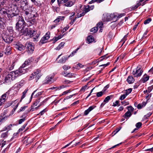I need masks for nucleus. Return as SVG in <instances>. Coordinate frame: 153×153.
I'll list each match as a JSON object with an SVG mask.
<instances>
[{
	"label": "nucleus",
	"instance_id": "1",
	"mask_svg": "<svg viewBox=\"0 0 153 153\" xmlns=\"http://www.w3.org/2000/svg\"><path fill=\"white\" fill-rule=\"evenodd\" d=\"M21 8L22 10V12L21 14L22 15L24 14L25 15V19H27V17L28 19H30L32 17L31 16V14L30 13V9H26L27 6L26 5L27 2V0H21Z\"/></svg>",
	"mask_w": 153,
	"mask_h": 153
},
{
	"label": "nucleus",
	"instance_id": "2",
	"mask_svg": "<svg viewBox=\"0 0 153 153\" xmlns=\"http://www.w3.org/2000/svg\"><path fill=\"white\" fill-rule=\"evenodd\" d=\"M21 33H22V35L27 36H29L30 37H32L36 33V32L34 30H28L27 28L24 29H22L21 30Z\"/></svg>",
	"mask_w": 153,
	"mask_h": 153
},
{
	"label": "nucleus",
	"instance_id": "3",
	"mask_svg": "<svg viewBox=\"0 0 153 153\" xmlns=\"http://www.w3.org/2000/svg\"><path fill=\"white\" fill-rule=\"evenodd\" d=\"M143 72L141 68L137 67L135 69L133 70L132 74L134 77H138L142 75Z\"/></svg>",
	"mask_w": 153,
	"mask_h": 153
},
{
	"label": "nucleus",
	"instance_id": "4",
	"mask_svg": "<svg viewBox=\"0 0 153 153\" xmlns=\"http://www.w3.org/2000/svg\"><path fill=\"white\" fill-rule=\"evenodd\" d=\"M26 47L27 51L29 53H32L34 50V47L33 43L30 42H27L26 43Z\"/></svg>",
	"mask_w": 153,
	"mask_h": 153
},
{
	"label": "nucleus",
	"instance_id": "5",
	"mask_svg": "<svg viewBox=\"0 0 153 153\" xmlns=\"http://www.w3.org/2000/svg\"><path fill=\"white\" fill-rule=\"evenodd\" d=\"M115 17L114 15L113 14L105 13L103 15L102 20L103 21H110Z\"/></svg>",
	"mask_w": 153,
	"mask_h": 153
},
{
	"label": "nucleus",
	"instance_id": "6",
	"mask_svg": "<svg viewBox=\"0 0 153 153\" xmlns=\"http://www.w3.org/2000/svg\"><path fill=\"white\" fill-rule=\"evenodd\" d=\"M2 39L5 42L9 43L12 41L13 40V37L9 35L4 34L2 36Z\"/></svg>",
	"mask_w": 153,
	"mask_h": 153
},
{
	"label": "nucleus",
	"instance_id": "7",
	"mask_svg": "<svg viewBox=\"0 0 153 153\" xmlns=\"http://www.w3.org/2000/svg\"><path fill=\"white\" fill-rule=\"evenodd\" d=\"M12 104L13 105V109L12 111L11 112L10 115H13L16 110L18 107L19 104V101L18 100H16L12 102Z\"/></svg>",
	"mask_w": 153,
	"mask_h": 153
},
{
	"label": "nucleus",
	"instance_id": "8",
	"mask_svg": "<svg viewBox=\"0 0 153 153\" xmlns=\"http://www.w3.org/2000/svg\"><path fill=\"white\" fill-rule=\"evenodd\" d=\"M40 101L39 99L36 100L33 103V105L31 106V107L28 109L27 112H28L30 111H33L35 110V109H37L39 107H37L35 108L34 107L35 106H36L40 102Z\"/></svg>",
	"mask_w": 153,
	"mask_h": 153
},
{
	"label": "nucleus",
	"instance_id": "9",
	"mask_svg": "<svg viewBox=\"0 0 153 153\" xmlns=\"http://www.w3.org/2000/svg\"><path fill=\"white\" fill-rule=\"evenodd\" d=\"M50 33L48 32L43 37H42L40 41V44H43L47 42L48 40L50 38Z\"/></svg>",
	"mask_w": 153,
	"mask_h": 153
},
{
	"label": "nucleus",
	"instance_id": "10",
	"mask_svg": "<svg viewBox=\"0 0 153 153\" xmlns=\"http://www.w3.org/2000/svg\"><path fill=\"white\" fill-rule=\"evenodd\" d=\"M33 74L35 78H36V79L37 80H38L42 76L41 71L39 69H37L35 71Z\"/></svg>",
	"mask_w": 153,
	"mask_h": 153
},
{
	"label": "nucleus",
	"instance_id": "11",
	"mask_svg": "<svg viewBox=\"0 0 153 153\" xmlns=\"http://www.w3.org/2000/svg\"><path fill=\"white\" fill-rule=\"evenodd\" d=\"M13 79H14L10 73L7 75L5 78V82L8 83H9L11 80Z\"/></svg>",
	"mask_w": 153,
	"mask_h": 153
},
{
	"label": "nucleus",
	"instance_id": "12",
	"mask_svg": "<svg viewBox=\"0 0 153 153\" xmlns=\"http://www.w3.org/2000/svg\"><path fill=\"white\" fill-rule=\"evenodd\" d=\"M14 79L16 78L19 76V70H16L15 71H12L10 72Z\"/></svg>",
	"mask_w": 153,
	"mask_h": 153
},
{
	"label": "nucleus",
	"instance_id": "13",
	"mask_svg": "<svg viewBox=\"0 0 153 153\" xmlns=\"http://www.w3.org/2000/svg\"><path fill=\"white\" fill-rule=\"evenodd\" d=\"M14 90L13 94H16L18 93L19 90V84L17 83L15 84L13 87Z\"/></svg>",
	"mask_w": 153,
	"mask_h": 153
},
{
	"label": "nucleus",
	"instance_id": "14",
	"mask_svg": "<svg viewBox=\"0 0 153 153\" xmlns=\"http://www.w3.org/2000/svg\"><path fill=\"white\" fill-rule=\"evenodd\" d=\"M53 77L52 76H48L46 77L45 83L46 84H51L53 82Z\"/></svg>",
	"mask_w": 153,
	"mask_h": 153
},
{
	"label": "nucleus",
	"instance_id": "15",
	"mask_svg": "<svg viewBox=\"0 0 153 153\" xmlns=\"http://www.w3.org/2000/svg\"><path fill=\"white\" fill-rule=\"evenodd\" d=\"M7 92L6 93L4 94L1 96V98L0 99V106L1 105L2 103H3L5 101L7 97Z\"/></svg>",
	"mask_w": 153,
	"mask_h": 153
},
{
	"label": "nucleus",
	"instance_id": "16",
	"mask_svg": "<svg viewBox=\"0 0 153 153\" xmlns=\"http://www.w3.org/2000/svg\"><path fill=\"white\" fill-rule=\"evenodd\" d=\"M96 106L95 105L90 106L88 109L85 111L84 112V115H87L90 111L93 109Z\"/></svg>",
	"mask_w": 153,
	"mask_h": 153
},
{
	"label": "nucleus",
	"instance_id": "17",
	"mask_svg": "<svg viewBox=\"0 0 153 153\" xmlns=\"http://www.w3.org/2000/svg\"><path fill=\"white\" fill-rule=\"evenodd\" d=\"M0 13L1 14L7 15L8 17H11V15L9 14L6 9L3 8L0 10Z\"/></svg>",
	"mask_w": 153,
	"mask_h": 153
},
{
	"label": "nucleus",
	"instance_id": "18",
	"mask_svg": "<svg viewBox=\"0 0 153 153\" xmlns=\"http://www.w3.org/2000/svg\"><path fill=\"white\" fill-rule=\"evenodd\" d=\"M64 16H59L56 19L54 20V22L55 23H58L64 20Z\"/></svg>",
	"mask_w": 153,
	"mask_h": 153
},
{
	"label": "nucleus",
	"instance_id": "19",
	"mask_svg": "<svg viewBox=\"0 0 153 153\" xmlns=\"http://www.w3.org/2000/svg\"><path fill=\"white\" fill-rule=\"evenodd\" d=\"M68 57L67 56H63L60 59L58 62L60 63H64L68 60Z\"/></svg>",
	"mask_w": 153,
	"mask_h": 153
},
{
	"label": "nucleus",
	"instance_id": "20",
	"mask_svg": "<svg viewBox=\"0 0 153 153\" xmlns=\"http://www.w3.org/2000/svg\"><path fill=\"white\" fill-rule=\"evenodd\" d=\"M134 79L132 76H129L128 77L127 81L129 84L133 83L134 81Z\"/></svg>",
	"mask_w": 153,
	"mask_h": 153
},
{
	"label": "nucleus",
	"instance_id": "21",
	"mask_svg": "<svg viewBox=\"0 0 153 153\" xmlns=\"http://www.w3.org/2000/svg\"><path fill=\"white\" fill-rule=\"evenodd\" d=\"M4 21V18L0 17V27L2 29H4L5 27Z\"/></svg>",
	"mask_w": 153,
	"mask_h": 153
},
{
	"label": "nucleus",
	"instance_id": "22",
	"mask_svg": "<svg viewBox=\"0 0 153 153\" xmlns=\"http://www.w3.org/2000/svg\"><path fill=\"white\" fill-rule=\"evenodd\" d=\"M20 24H22V25L21 26V27H20V28L21 27L22 28V29H24V27L25 26V22L22 17L21 18V20L20 19Z\"/></svg>",
	"mask_w": 153,
	"mask_h": 153
},
{
	"label": "nucleus",
	"instance_id": "23",
	"mask_svg": "<svg viewBox=\"0 0 153 153\" xmlns=\"http://www.w3.org/2000/svg\"><path fill=\"white\" fill-rule=\"evenodd\" d=\"M11 48L10 46H7L5 49V52L4 53L7 55H9L11 53Z\"/></svg>",
	"mask_w": 153,
	"mask_h": 153
},
{
	"label": "nucleus",
	"instance_id": "24",
	"mask_svg": "<svg viewBox=\"0 0 153 153\" xmlns=\"http://www.w3.org/2000/svg\"><path fill=\"white\" fill-rule=\"evenodd\" d=\"M12 125L11 124H10L9 125L3 128L2 130L0 131V132H2L6 130H10L11 129V128L12 127Z\"/></svg>",
	"mask_w": 153,
	"mask_h": 153
},
{
	"label": "nucleus",
	"instance_id": "25",
	"mask_svg": "<svg viewBox=\"0 0 153 153\" xmlns=\"http://www.w3.org/2000/svg\"><path fill=\"white\" fill-rule=\"evenodd\" d=\"M131 115L132 114L130 112L128 111L124 114L123 115V117L126 119H128L131 116Z\"/></svg>",
	"mask_w": 153,
	"mask_h": 153
},
{
	"label": "nucleus",
	"instance_id": "26",
	"mask_svg": "<svg viewBox=\"0 0 153 153\" xmlns=\"http://www.w3.org/2000/svg\"><path fill=\"white\" fill-rule=\"evenodd\" d=\"M149 79V76L146 74H145L142 78V80L143 82H145L148 81Z\"/></svg>",
	"mask_w": 153,
	"mask_h": 153
},
{
	"label": "nucleus",
	"instance_id": "27",
	"mask_svg": "<svg viewBox=\"0 0 153 153\" xmlns=\"http://www.w3.org/2000/svg\"><path fill=\"white\" fill-rule=\"evenodd\" d=\"M145 4V2H144L142 4H141L139 3L138 2L137 3V4L134 5V6H132L131 7V9L133 10L137 8L140 5H142V6L143 5Z\"/></svg>",
	"mask_w": 153,
	"mask_h": 153
},
{
	"label": "nucleus",
	"instance_id": "28",
	"mask_svg": "<svg viewBox=\"0 0 153 153\" xmlns=\"http://www.w3.org/2000/svg\"><path fill=\"white\" fill-rule=\"evenodd\" d=\"M40 33H38L36 34H34L33 36V41L37 42L38 41V38L39 36Z\"/></svg>",
	"mask_w": 153,
	"mask_h": 153
},
{
	"label": "nucleus",
	"instance_id": "29",
	"mask_svg": "<svg viewBox=\"0 0 153 153\" xmlns=\"http://www.w3.org/2000/svg\"><path fill=\"white\" fill-rule=\"evenodd\" d=\"M87 41L88 43H90L94 41V38L91 36H88Z\"/></svg>",
	"mask_w": 153,
	"mask_h": 153
},
{
	"label": "nucleus",
	"instance_id": "30",
	"mask_svg": "<svg viewBox=\"0 0 153 153\" xmlns=\"http://www.w3.org/2000/svg\"><path fill=\"white\" fill-rule=\"evenodd\" d=\"M103 25V24L101 22H99L97 25V27L98 29L99 28L100 29V32H102V29L101 28L102 27Z\"/></svg>",
	"mask_w": 153,
	"mask_h": 153
},
{
	"label": "nucleus",
	"instance_id": "31",
	"mask_svg": "<svg viewBox=\"0 0 153 153\" xmlns=\"http://www.w3.org/2000/svg\"><path fill=\"white\" fill-rule=\"evenodd\" d=\"M65 43L64 42H61L60 44L56 48H55V49L56 50H59L60 49L62 48L64 44Z\"/></svg>",
	"mask_w": 153,
	"mask_h": 153
},
{
	"label": "nucleus",
	"instance_id": "32",
	"mask_svg": "<svg viewBox=\"0 0 153 153\" xmlns=\"http://www.w3.org/2000/svg\"><path fill=\"white\" fill-rule=\"evenodd\" d=\"M8 131L2 133L1 136V138H5L7 137L8 136Z\"/></svg>",
	"mask_w": 153,
	"mask_h": 153
},
{
	"label": "nucleus",
	"instance_id": "33",
	"mask_svg": "<svg viewBox=\"0 0 153 153\" xmlns=\"http://www.w3.org/2000/svg\"><path fill=\"white\" fill-rule=\"evenodd\" d=\"M24 68H22V66L20 67V75L25 73L26 72L25 69H24Z\"/></svg>",
	"mask_w": 153,
	"mask_h": 153
},
{
	"label": "nucleus",
	"instance_id": "34",
	"mask_svg": "<svg viewBox=\"0 0 153 153\" xmlns=\"http://www.w3.org/2000/svg\"><path fill=\"white\" fill-rule=\"evenodd\" d=\"M27 91H28V89H26L22 93V95L21 97V100H20V102H21V101L25 97V94H26V93H27Z\"/></svg>",
	"mask_w": 153,
	"mask_h": 153
},
{
	"label": "nucleus",
	"instance_id": "35",
	"mask_svg": "<svg viewBox=\"0 0 153 153\" xmlns=\"http://www.w3.org/2000/svg\"><path fill=\"white\" fill-rule=\"evenodd\" d=\"M79 49V48H77L76 49L75 51H73L71 54L68 57V58L70 57V56H73L78 51V50Z\"/></svg>",
	"mask_w": 153,
	"mask_h": 153
},
{
	"label": "nucleus",
	"instance_id": "36",
	"mask_svg": "<svg viewBox=\"0 0 153 153\" xmlns=\"http://www.w3.org/2000/svg\"><path fill=\"white\" fill-rule=\"evenodd\" d=\"M128 33L126 35H125V36L123 37V39H122L121 41V42H122V46L123 45L124 43H125V41L127 40V38L128 37Z\"/></svg>",
	"mask_w": 153,
	"mask_h": 153
},
{
	"label": "nucleus",
	"instance_id": "37",
	"mask_svg": "<svg viewBox=\"0 0 153 153\" xmlns=\"http://www.w3.org/2000/svg\"><path fill=\"white\" fill-rule=\"evenodd\" d=\"M30 62V60L29 59L27 60V61H26L23 64L22 66V68H25L26 66L27 65L29 64V63Z\"/></svg>",
	"mask_w": 153,
	"mask_h": 153
},
{
	"label": "nucleus",
	"instance_id": "38",
	"mask_svg": "<svg viewBox=\"0 0 153 153\" xmlns=\"http://www.w3.org/2000/svg\"><path fill=\"white\" fill-rule=\"evenodd\" d=\"M74 4V2L73 1H70L66 3L65 4V5L67 7H71Z\"/></svg>",
	"mask_w": 153,
	"mask_h": 153
},
{
	"label": "nucleus",
	"instance_id": "39",
	"mask_svg": "<svg viewBox=\"0 0 153 153\" xmlns=\"http://www.w3.org/2000/svg\"><path fill=\"white\" fill-rule=\"evenodd\" d=\"M62 37L61 36H59L57 37H55L53 38V42L55 43L59 39H61Z\"/></svg>",
	"mask_w": 153,
	"mask_h": 153
},
{
	"label": "nucleus",
	"instance_id": "40",
	"mask_svg": "<svg viewBox=\"0 0 153 153\" xmlns=\"http://www.w3.org/2000/svg\"><path fill=\"white\" fill-rule=\"evenodd\" d=\"M143 104H139L137 106V108L139 109H141L142 107L145 106L146 103L145 102H143Z\"/></svg>",
	"mask_w": 153,
	"mask_h": 153
},
{
	"label": "nucleus",
	"instance_id": "41",
	"mask_svg": "<svg viewBox=\"0 0 153 153\" xmlns=\"http://www.w3.org/2000/svg\"><path fill=\"white\" fill-rule=\"evenodd\" d=\"M25 47L22 44L20 45V51H22V52L24 51V53L25 52Z\"/></svg>",
	"mask_w": 153,
	"mask_h": 153
},
{
	"label": "nucleus",
	"instance_id": "42",
	"mask_svg": "<svg viewBox=\"0 0 153 153\" xmlns=\"http://www.w3.org/2000/svg\"><path fill=\"white\" fill-rule=\"evenodd\" d=\"M31 1L32 2L34 3L35 5L38 6H41V4L39 3L37 1H36V0H31Z\"/></svg>",
	"mask_w": 153,
	"mask_h": 153
},
{
	"label": "nucleus",
	"instance_id": "43",
	"mask_svg": "<svg viewBox=\"0 0 153 153\" xmlns=\"http://www.w3.org/2000/svg\"><path fill=\"white\" fill-rule=\"evenodd\" d=\"M111 96H108L106 97L103 101V102H105V103L108 102L109 100L110 99Z\"/></svg>",
	"mask_w": 153,
	"mask_h": 153
},
{
	"label": "nucleus",
	"instance_id": "44",
	"mask_svg": "<svg viewBox=\"0 0 153 153\" xmlns=\"http://www.w3.org/2000/svg\"><path fill=\"white\" fill-rule=\"evenodd\" d=\"M62 68L64 70H68L71 68V67L67 65H65L62 67Z\"/></svg>",
	"mask_w": 153,
	"mask_h": 153
},
{
	"label": "nucleus",
	"instance_id": "45",
	"mask_svg": "<svg viewBox=\"0 0 153 153\" xmlns=\"http://www.w3.org/2000/svg\"><path fill=\"white\" fill-rule=\"evenodd\" d=\"M90 10V9H89V6L88 5L85 7L84 11L86 13H87L89 12Z\"/></svg>",
	"mask_w": 153,
	"mask_h": 153
},
{
	"label": "nucleus",
	"instance_id": "46",
	"mask_svg": "<svg viewBox=\"0 0 153 153\" xmlns=\"http://www.w3.org/2000/svg\"><path fill=\"white\" fill-rule=\"evenodd\" d=\"M127 96V94H125L121 95L119 98L120 100H123L125 99L126 97Z\"/></svg>",
	"mask_w": 153,
	"mask_h": 153
},
{
	"label": "nucleus",
	"instance_id": "47",
	"mask_svg": "<svg viewBox=\"0 0 153 153\" xmlns=\"http://www.w3.org/2000/svg\"><path fill=\"white\" fill-rule=\"evenodd\" d=\"M104 93V92L102 91L97 92V96L98 97H101L103 95Z\"/></svg>",
	"mask_w": 153,
	"mask_h": 153
},
{
	"label": "nucleus",
	"instance_id": "48",
	"mask_svg": "<svg viewBox=\"0 0 153 153\" xmlns=\"http://www.w3.org/2000/svg\"><path fill=\"white\" fill-rule=\"evenodd\" d=\"M98 30V29L97 27H95L91 28L90 30V31L91 32H93V33H95Z\"/></svg>",
	"mask_w": 153,
	"mask_h": 153
},
{
	"label": "nucleus",
	"instance_id": "49",
	"mask_svg": "<svg viewBox=\"0 0 153 153\" xmlns=\"http://www.w3.org/2000/svg\"><path fill=\"white\" fill-rule=\"evenodd\" d=\"M152 114V113L149 112L144 116V119H147Z\"/></svg>",
	"mask_w": 153,
	"mask_h": 153
},
{
	"label": "nucleus",
	"instance_id": "50",
	"mask_svg": "<svg viewBox=\"0 0 153 153\" xmlns=\"http://www.w3.org/2000/svg\"><path fill=\"white\" fill-rule=\"evenodd\" d=\"M121 103L122 105L124 106L126 105L129 104V103L128 101H126V100H124L121 102Z\"/></svg>",
	"mask_w": 153,
	"mask_h": 153
},
{
	"label": "nucleus",
	"instance_id": "51",
	"mask_svg": "<svg viewBox=\"0 0 153 153\" xmlns=\"http://www.w3.org/2000/svg\"><path fill=\"white\" fill-rule=\"evenodd\" d=\"M28 107L27 105H24L22 107L20 108V111H24L25 109L26 108H27Z\"/></svg>",
	"mask_w": 153,
	"mask_h": 153
},
{
	"label": "nucleus",
	"instance_id": "52",
	"mask_svg": "<svg viewBox=\"0 0 153 153\" xmlns=\"http://www.w3.org/2000/svg\"><path fill=\"white\" fill-rule=\"evenodd\" d=\"M74 74L73 73H68L65 75H64L65 76L68 77L70 78L74 76Z\"/></svg>",
	"mask_w": 153,
	"mask_h": 153
},
{
	"label": "nucleus",
	"instance_id": "53",
	"mask_svg": "<svg viewBox=\"0 0 153 153\" xmlns=\"http://www.w3.org/2000/svg\"><path fill=\"white\" fill-rule=\"evenodd\" d=\"M151 19L150 18H149L144 21V23L145 25L148 24L151 21Z\"/></svg>",
	"mask_w": 153,
	"mask_h": 153
},
{
	"label": "nucleus",
	"instance_id": "54",
	"mask_svg": "<svg viewBox=\"0 0 153 153\" xmlns=\"http://www.w3.org/2000/svg\"><path fill=\"white\" fill-rule=\"evenodd\" d=\"M121 129V127H119L118 128H117L116 129L113 131L112 133L114 135H115Z\"/></svg>",
	"mask_w": 153,
	"mask_h": 153
},
{
	"label": "nucleus",
	"instance_id": "55",
	"mask_svg": "<svg viewBox=\"0 0 153 153\" xmlns=\"http://www.w3.org/2000/svg\"><path fill=\"white\" fill-rule=\"evenodd\" d=\"M76 66L77 68L79 69L80 68H83V65L81 64V63H78L76 65Z\"/></svg>",
	"mask_w": 153,
	"mask_h": 153
},
{
	"label": "nucleus",
	"instance_id": "56",
	"mask_svg": "<svg viewBox=\"0 0 153 153\" xmlns=\"http://www.w3.org/2000/svg\"><path fill=\"white\" fill-rule=\"evenodd\" d=\"M75 13H71V16L69 17V19L70 20H73L74 18V16H75Z\"/></svg>",
	"mask_w": 153,
	"mask_h": 153
},
{
	"label": "nucleus",
	"instance_id": "57",
	"mask_svg": "<svg viewBox=\"0 0 153 153\" xmlns=\"http://www.w3.org/2000/svg\"><path fill=\"white\" fill-rule=\"evenodd\" d=\"M127 109L129 111H131L132 112L134 110V108L131 106L127 107Z\"/></svg>",
	"mask_w": 153,
	"mask_h": 153
},
{
	"label": "nucleus",
	"instance_id": "58",
	"mask_svg": "<svg viewBox=\"0 0 153 153\" xmlns=\"http://www.w3.org/2000/svg\"><path fill=\"white\" fill-rule=\"evenodd\" d=\"M131 91H132V89L131 88H130L128 89H127L126 90V93H125V94H127V96L130 93H131Z\"/></svg>",
	"mask_w": 153,
	"mask_h": 153
},
{
	"label": "nucleus",
	"instance_id": "59",
	"mask_svg": "<svg viewBox=\"0 0 153 153\" xmlns=\"http://www.w3.org/2000/svg\"><path fill=\"white\" fill-rule=\"evenodd\" d=\"M67 87L66 85H62V86H58L57 87V89L56 90H60L61 89L66 88Z\"/></svg>",
	"mask_w": 153,
	"mask_h": 153
},
{
	"label": "nucleus",
	"instance_id": "60",
	"mask_svg": "<svg viewBox=\"0 0 153 153\" xmlns=\"http://www.w3.org/2000/svg\"><path fill=\"white\" fill-rule=\"evenodd\" d=\"M26 115H25L24 116L23 118L20 119V124L22 123L23 122H24L25 120V118L26 117Z\"/></svg>",
	"mask_w": 153,
	"mask_h": 153
},
{
	"label": "nucleus",
	"instance_id": "61",
	"mask_svg": "<svg viewBox=\"0 0 153 153\" xmlns=\"http://www.w3.org/2000/svg\"><path fill=\"white\" fill-rule=\"evenodd\" d=\"M153 89V85H152L150 87L148 88L147 91H148V92L149 93Z\"/></svg>",
	"mask_w": 153,
	"mask_h": 153
},
{
	"label": "nucleus",
	"instance_id": "62",
	"mask_svg": "<svg viewBox=\"0 0 153 153\" xmlns=\"http://www.w3.org/2000/svg\"><path fill=\"white\" fill-rule=\"evenodd\" d=\"M78 16H76V15H75V16L74 17V19L72 20H71V22L70 24H72V25L73 24V23H74V22L75 21H76V19L77 18H78Z\"/></svg>",
	"mask_w": 153,
	"mask_h": 153
},
{
	"label": "nucleus",
	"instance_id": "63",
	"mask_svg": "<svg viewBox=\"0 0 153 153\" xmlns=\"http://www.w3.org/2000/svg\"><path fill=\"white\" fill-rule=\"evenodd\" d=\"M142 126V123L140 122H138L136 124V126L137 128H139Z\"/></svg>",
	"mask_w": 153,
	"mask_h": 153
},
{
	"label": "nucleus",
	"instance_id": "64",
	"mask_svg": "<svg viewBox=\"0 0 153 153\" xmlns=\"http://www.w3.org/2000/svg\"><path fill=\"white\" fill-rule=\"evenodd\" d=\"M119 101L118 100H116L115 102H114L113 103V106H119Z\"/></svg>",
	"mask_w": 153,
	"mask_h": 153
}]
</instances>
